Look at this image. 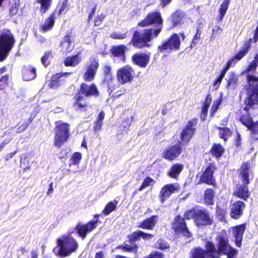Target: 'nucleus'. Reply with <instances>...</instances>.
<instances>
[{
  "label": "nucleus",
  "mask_w": 258,
  "mask_h": 258,
  "mask_svg": "<svg viewBox=\"0 0 258 258\" xmlns=\"http://www.w3.org/2000/svg\"><path fill=\"white\" fill-rule=\"evenodd\" d=\"M183 168V165L181 164H174L167 171V175L172 178L177 179Z\"/></svg>",
  "instance_id": "nucleus-34"
},
{
  "label": "nucleus",
  "mask_w": 258,
  "mask_h": 258,
  "mask_svg": "<svg viewBox=\"0 0 258 258\" xmlns=\"http://www.w3.org/2000/svg\"><path fill=\"white\" fill-rule=\"evenodd\" d=\"M181 45V41L178 34L173 33L166 40L162 41L158 45L157 50L159 52L170 53L173 51L179 50Z\"/></svg>",
  "instance_id": "nucleus-12"
},
{
  "label": "nucleus",
  "mask_w": 258,
  "mask_h": 258,
  "mask_svg": "<svg viewBox=\"0 0 258 258\" xmlns=\"http://www.w3.org/2000/svg\"><path fill=\"white\" fill-rule=\"evenodd\" d=\"M252 42V38H249L245 41L243 43L242 49L239 50L234 56L231 58L234 61V64L243 58L248 52L251 48V44Z\"/></svg>",
  "instance_id": "nucleus-24"
},
{
  "label": "nucleus",
  "mask_w": 258,
  "mask_h": 258,
  "mask_svg": "<svg viewBox=\"0 0 258 258\" xmlns=\"http://www.w3.org/2000/svg\"><path fill=\"white\" fill-rule=\"evenodd\" d=\"M82 158V155L79 152H75L70 159V166L78 165Z\"/></svg>",
  "instance_id": "nucleus-48"
},
{
  "label": "nucleus",
  "mask_w": 258,
  "mask_h": 258,
  "mask_svg": "<svg viewBox=\"0 0 258 258\" xmlns=\"http://www.w3.org/2000/svg\"><path fill=\"white\" fill-rule=\"evenodd\" d=\"M224 152L225 149L220 143L213 144L210 151L211 155L217 158L221 157Z\"/></svg>",
  "instance_id": "nucleus-37"
},
{
  "label": "nucleus",
  "mask_w": 258,
  "mask_h": 258,
  "mask_svg": "<svg viewBox=\"0 0 258 258\" xmlns=\"http://www.w3.org/2000/svg\"><path fill=\"white\" fill-rule=\"evenodd\" d=\"M99 96L100 91L96 84L82 82L73 97L72 105L75 111L79 113L88 114L92 107L88 98H97Z\"/></svg>",
  "instance_id": "nucleus-2"
},
{
  "label": "nucleus",
  "mask_w": 258,
  "mask_h": 258,
  "mask_svg": "<svg viewBox=\"0 0 258 258\" xmlns=\"http://www.w3.org/2000/svg\"><path fill=\"white\" fill-rule=\"evenodd\" d=\"M135 75V70L128 65L121 67L116 72L117 81L121 85L132 83L134 80Z\"/></svg>",
  "instance_id": "nucleus-15"
},
{
  "label": "nucleus",
  "mask_w": 258,
  "mask_h": 258,
  "mask_svg": "<svg viewBox=\"0 0 258 258\" xmlns=\"http://www.w3.org/2000/svg\"><path fill=\"white\" fill-rule=\"evenodd\" d=\"M99 67L98 59L93 58L90 60L85 67V72L83 74V79L86 82H91L95 78Z\"/></svg>",
  "instance_id": "nucleus-16"
},
{
  "label": "nucleus",
  "mask_w": 258,
  "mask_h": 258,
  "mask_svg": "<svg viewBox=\"0 0 258 258\" xmlns=\"http://www.w3.org/2000/svg\"><path fill=\"white\" fill-rule=\"evenodd\" d=\"M70 125L67 122L60 123L54 127L55 135L54 137L53 145L54 146L60 148L70 137Z\"/></svg>",
  "instance_id": "nucleus-11"
},
{
  "label": "nucleus",
  "mask_w": 258,
  "mask_h": 258,
  "mask_svg": "<svg viewBox=\"0 0 258 258\" xmlns=\"http://www.w3.org/2000/svg\"><path fill=\"white\" fill-rule=\"evenodd\" d=\"M221 98L217 99L214 102V103L212 106L211 109V111H210L211 116H213V115H214L215 113L216 112V111L218 109L219 105L221 104Z\"/></svg>",
  "instance_id": "nucleus-57"
},
{
  "label": "nucleus",
  "mask_w": 258,
  "mask_h": 258,
  "mask_svg": "<svg viewBox=\"0 0 258 258\" xmlns=\"http://www.w3.org/2000/svg\"><path fill=\"white\" fill-rule=\"evenodd\" d=\"M103 124V122L96 120L95 122V125L94 126L93 129L95 132H98L101 130L102 126Z\"/></svg>",
  "instance_id": "nucleus-63"
},
{
  "label": "nucleus",
  "mask_w": 258,
  "mask_h": 258,
  "mask_svg": "<svg viewBox=\"0 0 258 258\" xmlns=\"http://www.w3.org/2000/svg\"><path fill=\"white\" fill-rule=\"evenodd\" d=\"M241 135L238 133L234 139L235 145L237 148L240 147L241 145Z\"/></svg>",
  "instance_id": "nucleus-64"
},
{
  "label": "nucleus",
  "mask_w": 258,
  "mask_h": 258,
  "mask_svg": "<svg viewBox=\"0 0 258 258\" xmlns=\"http://www.w3.org/2000/svg\"><path fill=\"white\" fill-rule=\"evenodd\" d=\"M57 10H54L49 16L45 20L44 24L41 26V30L43 32L50 30L54 26Z\"/></svg>",
  "instance_id": "nucleus-33"
},
{
  "label": "nucleus",
  "mask_w": 258,
  "mask_h": 258,
  "mask_svg": "<svg viewBox=\"0 0 258 258\" xmlns=\"http://www.w3.org/2000/svg\"><path fill=\"white\" fill-rule=\"evenodd\" d=\"M52 56V53L51 51H48L44 52L43 56L41 58L42 64L45 67H47L50 62L48 60L49 57Z\"/></svg>",
  "instance_id": "nucleus-56"
},
{
  "label": "nucleus",
  "mask_w": 258,
  "mask_h": 258,
  "mask_svg": "<svg viewBox=\"0 0 258 258\" xmlns=\"http://www.w3.org/2000/svg\"><path fill=\"white\" fill-rule=\"evenodd\" d=\"M183 216L187 220L192 219L195 225L198 228L211 226L214 223L213 216L205 208L196 209L192 208L185 211Z\"/></svg>",
  "instance_id": "nucleus-4"
},
{
  "label": "nucleus",
  "mask_w": 258,
  "mask_h": 258,
  "mask_svg": "<svg viewBox=\"0 0 258 258\" xmlns=\"http://www.w3.org/2000/svg\"><path fill=\"white\" fill-rule=\"evenodd\" d=\"M110 36L113 39H123L126 37V34H119L116 32H113L110 34Z\"/></svg>",
  "instance_id": "nucleus-60"
},
{
  "label": "nucleus",
  "mask_w": 258,
  "mask_h": 258,
  "mask_svg": "<svg viewBox=\"0 0 258 258\" xmlns=\"http://www.w3.org/2000/svg\"><path fill=\"white\" fill-rule=\"evenodd\" d=\"M215 209L217 217L220 221H223L225 218L226 210L219 206H217Z\"/></svg>",
  "instance_id": "nucleus-52"
},
{
  "label": "nucleus",
  "mask_w": 258,
  "mask_h": 258,
  "mask_svg": "<svg viewBox=\"0 0 258 258\" xmlns=\"http://www.w3.org/2000/svg\"><path fill=\"white\" fill-rule=\"evenodd\" d=\"M33 119L30 117L27 119H25L24 121L19 125L17 128V133H21L27 128L29 125L31 123Z\"/></svg>",
  "instance_id": "nucleus-54"
},
{
  "label": "nucleus",
  "mask_w": 258,
  "mask_h": 258,
  "mask_svg": "<svg viewBox=\"0 0 258 258\" xmlns=\"http://www.w3.org/2000/svg\"><path fill=\"white\" fill-rule=\"evenodd\" d=\"M99 222V215L96 214L94 216V219L90 220L86 224L78 223L75 230L77 234L84 239L87 235L94 230L97 227V224Z\"/></svg>",
  "instance_id": "nucleus-14"
},
{
  "label": "nucleus",
  "mask_w": 258,
  "mask_h": 258,
  "mask_svg": "<svg viewBox=\"0 0 258 258\" xmlns=\"http://www.w3.org/2000/svg\"><path fill=\"white\" fill-rule=\"evenodd\" d=\"M204 249L200 246L194 247L190 252L189 258H206Z\"/></svg>",
  "instance_id": "nucleus-41"
},
{
  "label": "nucleus",
  "mask_w": 258,
  "mask_h": 258,
  "mask_svg": "<svg viewBox=\"0 0 258 258\" xmlns=\"http://www.w3.org/2000/svg\"><path fill=\"white\" fill-rule=\"evenodd\" d=\"M250 165L248 162H243L237 172L238 177L242 182L235 189L233 195L236 198L246 201L250 196L248 185L250 183L249 173Z\"/></svg>",
  "instance_id": "nucleus-3"
},
{
  "label": "nucleus",
  "mask_w": 258,
  "mask_h": 258,
  "mask_svg": "<svg viewBox=\"0 0 258 258\" xmlns=\"http://www.w3.org/2000/svg\"><path fill=\"white\" fill-rule=\"evenodd\" d=\"M36 2L40 5L39 12L41 15L46 13L52 4V0H36Z\"/></svg>",
  "instance_id": "nucleus-38"
},
{
  "label": "nucleus",
  "mask_w": 258,
  "mask_h": 258,
  "mask_svg": "<svg viewBox=\"0 0 258 258\" xmlns=\"http://www.w3.org/2000/svg\"><path fill=\"white\" fill-rule=\"evenodd\" d=\"M198 123V118H193L189 120L183 127L180 133V138L183 144H188L194 136L197 131Z\"/></svg>",
  "instance_id": "nucleus-13"
},
{
  "label": "nucleus",
  "mask_w": 258,
  "mask_h": 258,
  "mask_svg": "<svg viewBox=\"0 0 258 258\" xmlns=\"http://www.w3.org/2000/svg\"><path fill=\"white\" fill-rule=\"evenodd\" d=\"M154 235L149 233H146L143 231L138 230L132 232L127 236L128 242L130 244L123 243L122 244L116 246L117 249H121L123 252H134L136 253L139 249V246L137 242L140 241L142 238L144 240H151Z\"/></svg>",
  "instance_id": "nucleus-5"
},
{
  "label": "nucleus",
  "mask_w": 258,
  "mask_h": 258,
  "mask_svg": "<svg viewBox=\"0 0 258 258\" xmlns=\"http://www.w3.org/2000/svg\"><path fill=\"white\" fill-rule=\"evenodd\" d=\"M133 120V116H131L130 117H125L120 123V127H122L125 131L128 130Z\"/></svg>",
  "instance_id": "nucleus-50"
},
{
  "label": "nucleus",
  "mask_w": 258,
  "mask_h": 258,
  "mask_svg": "<svg viewBox=\"0 0 258 258\" xmlns=\"http://www.w3.org/2000/svg\"><path fill=\"white\" fill-rule=\"evenodd\" d=\"M182 152L180 143L169 146L163 152L162 157L168 161H173L177 158Z\"/></svg>",
  "instance_id": "nucleus-18"
},
{
  "label": "nucleus",
  "mask_w": 258,
  "mask_h": 258,
  "mask_svg": "<svg viewBox=\"0 0 258 258\" xmlns=\"http://www.w3.org/2000/svg\"><path fill=\"white\" fill-rule=\"evenodd\" d=\"M147 258H164L162 253L158 251H153L150 253Z\"/></svg>",
  "instance_id": "nucleus-62"
},
{
  "label": "nucleus",
  "mask_w": 258,
  "mask_h": 258,
  "mask_svg": "<svg viewBox=\"0 0 258 258\" xmlns=\"http://www.w3.org/2000/svg\"><path fill=\"white\" fill-rule=\"evenodd\" d=\"M117 204V201L115 200L113 202H108L102 211V214L106 216L109 215L116 209Z\"/></svg>",
  "instance_id": "nucleus-42"
},
{
  "label": "nucleus",
  "mask_w": 258,
  "mask_h": 258,
  "mask_svg": "<svg viewBox=\"0 0 258 258\" xmlns=\"http://www.w3.org/2000/svg\"><path fill=\"white\" fill-rule=\"evenodd\" d=\"M158 220V215L151 216L140 222L138 225V227L143 229L152 230L156 226Z\"/></svg>",
  "instance_id": "nucleus-27"
},
{
  "label": "nucleus",
  "mask_w": 258,
  "mask_h": 258,
  "mask_svg": "<svg viewBox=\"0 0 258 258\" xmlns=\"http://www.w3.org/2000/svg\"><path fill=\"white\" fill-rule=\"evenodd\" d=\"M246 228V223L237 225L232 228V234L234 238V243L238 247H240L242 245L243 236Z\"/></svg>",
  "instance_id": "nucleus-22"
},
{
  "label": "nucleus",
  "mask_w": 258,
  "mask_h": 258,
  "mask_svg": "<svg viewBox=\"0 0 258 258\" xmlns=\"http://www.w3.org/2000/svg\"><path fill=\"white\" fill-rule=\"evenodd\" d=\"M180 189V186L177 183L167 184L164 185L161 189L159 197L160 202L163 204L171 195L178 192Z\"/></svg>",
  "instance_id": "nucleus-19"
},
{
  "label": "nucleus",
  "mask_w": 258,
  "mask_h": 258,
  "mask_svg": "<svg viewBox=\"0 0 258 258\" xmlns=\"http://www.w3.org/2000/svg\"><path fill=\"white\" fill-rule=\"evenodd\" d=\"M204 251L207 257L220 258L219 253L215 243L212 241H207Z\"/></svg>",
  "instance_id": "nucleus-28"
},
{
  "label": "nucleus",
  "mask_w": 258,
  "mask_h": 258,
  "mask_svg": "<svg viewBox=\"0 0 258 258\" xmlns=\"http://www.w3.org/2000/svg\"><path fill=\"white\" fill-rule=\"evenodd\" d=\"M106 15L104 13H101L100 15H97L93 20L94 26L98 27L100 26L105 19Z\"/></svg>",
  "instance_id": "nucleus-55"
},
{
  "label": "nucleus",
  "mask_w": 258,
  "mask_h": 258,
  "mask_svg": "<svg viewBox=\"0 0 258 258\" xmlns=\"http://www.w3.org/2000/svg\"><path fill=\"white\" fill-rule=\"evenodd\" d=\"M186 220L185 216L176 215L171 223V228L176 235L188 239L192 237V233L187 226Z\"/></svg>",
  "instance_id": "nucleus-9"
},
{
  "label": "nucleus",
  "mask_w": 258,
  "mask_h": 258,
  "mask_svg": "<svg viewBox=\"0 0 258 258\" xmlns=\"http://www.w3.org/2000/svg\"><path fill=\"white\" fill-rule=\"evenodd\" d=\"M127 48L125 45L120 44L117 46H113L110 52L114 57H119L120 60L123 62H126L125 52Z\"/></svg>",
  "instance_id": "nucleus-26"
},
{
  "label": "nucleus",
  "mask_w": 258,
  "mask_h": 258,
  "mask_svg": "<svg viewBox=\"0 0 258 258\" xmlns=\"http://www.w3.org/2000/svg\"><path fill=\"white\" fill-rule=\"evenodd\" d=\"M155 183V180L150 176H147L143 180L141 185L138 189V190L141 191L145 188L150 185H153Z\"/></svg>",
  "instance_id": "nucleus-49"
},
{
  "label": "nucleus",
  "mask_w": 258,
  "mask_h": 258,
  "mask_svg": "<svg viewBox=\"0 0 258 258\" xmlns=\"http://www.w3.org/2000/svg\"><path fill=\"white\" fill-rule=\"evenodd\" d=\"M155 248L162 250H165L169 249L170 245L165 239L159 238L155 244Z\"/></svg>",
  "instance_id": "nucleus-45"
},
{
  "label": "nucleus",
  "mask_w": 258,
  "mask_h": 258,
  "mask_svg": "<svg viewBox=\"0 0 258 258\" xmlns=\"http://www.w3.org/2000/svg\"><path fill=\"white\" fill-rule=\"evenodd\" d=\"M230 3V0H223L222 3L220 5L218 10L219 15L218 17V20L219 21H223L227 11L228 10Z\"/></svg>",
  "instance_id": "nucleus-39"
},
{
  "label": "nucleus",
  "mask_w": 258,
  "mask_h": 258,
  "mask_svg": "<svg viewBox=\"0 0 258 258\" xmlns=\"http://www.w3.org/2000/svg\"><path fill=\"white\" fill-rule=\"evenodd\" d=\"M247 128L248 130L250 132V134L252 136L258 135V120L255 121H253L252 123H250V124L247 126ZM253 138H254L255 140H258V137L255 138L253 137Z\"/></svg>",
  "instance_id": "nucleus-47"
},
{
  "label": "nucleus",
  "mask_w": 258,
  "mask_h": 258,
  "mask_svg": "<svg viewBox=\"0 0 258 258\" xmlns=\"http://www.w3.org/2000/svg\"><path fill=\"white\" fill-rule=\"evenodd\" d=\"M215 191L211 188H206L204 192V203L206 206H213L214 204Z\"/></svg>",
  "instance_id": "nucleus-35"
},
{
  "label": "nucleus",
  "mask_w": 258,
  "mask_h": 258,
  "mask_svg": "<svg viewBox=\"0 0 258 258\" xmlns=\"http://www.w3.org/2000/svg\"><path fill=\"white\" fill-rule=\"evenodd\" d=\"M245 203L240 200H237L232 203L230 207L229 215L231 219L238 220L244 215L246 209Z\"/></svg>",
  "instance_id": "nucleus-17"
},
{
  "label": "nucleus",
  "mask_w": 258,
  "mask_h": 258,
  "mask_svg": "<svg viewBox=\"0 0 258 258\" xmlns=\"http://www.w3.org/2000/svg\"><path fill=\"white\" fill-rule=\"evenodd\" d=\"M65 82V80L61 78V74L56 73L51 77L48 86L50 89H57Z\"/></svg>",
  "instance_id": "nucleus-30"
},
{
  "label": "nucleus",
  "mask_w": 258,
  "mask_h": 258,
  "mask_svg": "<svg viewBox=\"0 0 258 258\" xmlns=\"http://www.w3.org/2000/svg\"><path fill=\"white\" fill-rule=\"evenodd\" d=\"M185 16V13L180 10H177L171 14L169 18L172 27H175L180 24Z\"/></svg>",
  "instance_id": "nucleus-29"
},
{
  "label": "nucleus",
  "mask_w": 258,
  "mask_h": 258,
  "mask_svg": "<svg viewBox=\"0 0 258 258\" xmlns=\"http://www.w3.org/2000/svg\"><path fill=\"white\" fill-rule=\"evenodd\" d=\"M234 61L232 59V58L230 57L226 62V64L225 65L224 67L222 69L221 72L224 75L226 73V72L228 71V70L229 69L231 66H234L235 64H233Z\"/></svg>",
  "instance_id": "nucleus-58"
},
{
  "label": "nucleus",
  "mask_w": 258,
  "mask_h": 258,
  "mask_svg": "<svg viewBox=\"0 0 258 258\" xmlns=\"http://www.w3.org/2000/svg\"><path fill=\"white\" fill-rule=\"evenodd\" d=\"M15 44L14 36L10 29L0 33V62L6 59Z\"/></svg>",
  "instance_id": "nucleus-7"
},
{
  "label": "nucleus",
  "mask_w": 258,
  "mask_h": 258,
  "mask_svg": "<svg viewBox=\"0 0 258 258\" xmlns=\"http://www.w3.org/2000/svg\"><path fill=\"white\" fill-rule=\"evenodd\" d=\"M58 250L55 255L59 257H66L75 252L78 247L77 241L70 235H63L56 240Z\"/></svg>",
  "instance_id": "nucleus-6"
},
{
  "label": "nucleus",
  "mask_w": 258,
  "mask_h": 258,
  "mask_svg": "<svg viewBox=\"0 0 258 258\" xmlns=\"http://www.w3.org/2000/svg\"><path fill=\"white\" fill-rule=\"evenodd\" d=\"M217 129L220 131L219 133L220 138L225 142L227 141L228 137L232 134V132L229 127L218 126Z\"/></svg>",
  "instance_id": "nucleus-40"
},
{
  "label": "nucleus",
  "mask_w": 258,
  "mask_h": 258,
  "mask_svg": "<svg viewBox=\"0 0 258 258\" xmlns=\"http://www.w3.org/2000/svg\"><path fill=\"white\" fill-rule=\"evenodd\" d=\"M201 32L199 29L197 30L196 33L195 34L194 38L190 43V47L192 48L193 45H195L197 43L199 42L201 38Z\"/></svg>",
  "instance_id": "nucleus-59"
},
{
  "label": "nucleus",
  "mask_w": 258,
  "mask_h": 258,
  "mask_svg": "<svg viewBox=\"0 0 258 258\" xmlns=\"http://www.w3.org/2000/svg\"><path fill=\"white\" fill-rule=\"evenodd\" d=\"M247 98V95L244 100V106L243 107V110L246 112V114H242L240 116L239 120V121L245 126L247 127L250 123H252L253 121L252 117L250 115V113L249 111L250 109H254L255 108V106L256 105H252L251 106H248V104H247V102H246V100Z\"/></svg>",
  "instance_id": "nucleus-23"
},
{
  "label": "nucleus",
  "mask_w": 258,
  "mask_h": 258,
  "mask_svg": "<svg viewBox=\"0 0 258 258\" xmlns=\"http://www.w3.org/2000/svg\"><path fill=\"white\" fill-rule=\"evenodd\" d=\"M216 239L218 241L217 249L220 256L222 255H224V253L226 252L231 246V245L229 244L228 239L223 236H219L218 237H216Z\"/></svg>",
  "instance_id": "nucleus-31"
},
{
  "label": "nucleus",
  "mask_w": 258,
  "mask_h": 258,
  "mask_svg": "<svg viewBox=\"0 0 258 258\" xmlns=\"http://www.w3.org/2000/svg\"><path fill=\"white\" fill-rule=\"evenodd\" d=\"M20 6V0H12V3L9 10L11 16L16 15L19 11Z\"/></svg>",
  "instance_id": "nucleus-44"
},
{
  "label": "nucleus",
  "mask_w": 258,
  "mask_h": 258,
  "mask_svg": "<svg viewBox=\"0 0 258 258\" xmlns=\"http://www.w3.org/2000/svg\"><path fill=\"white\" fill-rule=\"evenodd\" d=\"M222 31L223 29L219 26H216L213 30L211 38L215 39L217 35L222 33Z\"/></svg>",
  "instance_id": "nucleus-61"
},
{
  "label": "nucleus",
  "mask_w": 258,
  "mask_h": 258,
  "mask_svg": "<svg viewBox=\"0 0 258 258\" xmlns=\"http://www.w3.org/2000/svg\"><path fill=\"white\" fill-rule=\"evenodd\" d=\"M238 254V250L231 246L228 248L225 253H224V255H226L227 258H236Z\"/></svg>",
  "instance_id": "nucleus-51"
},
{
  "label": "nucleus",
  "mask_w": 258,
  "mask_h": 258,
  "mask_svg": "<svg viewBox=\"0 0 258 258\" xmlns=\"http://www.w3.org/2000/svg\"><path fill=\"white\" fill-rule=\"evenodd\" d=\"M73 35L71 32H67L59 43V52L62 55H66L71 53L73 47L71 46Z\"/></svg>",
  "instance_id": "nucleus-21"
},
{
  "label": "nucleus",
  "mask_w": 258,
  "mask_h": 258,
  "mask_svg": "<svg viewBox=\"0 0 258 258\" xmlns=\"http://www.w3.org/2000/svg\"><path fill=\"white\" fill-rule=\"evenodd\" d=\"M217 169L216 165L214 162L209 163L205 169H203L202 171L199 179L196 184L199 185L205 184L215 187L216 181L214 172Z\"/></svg>",
  "instance_id": "nucleus-10"
},
{
  "label": "nucleus",
  "mask_w": 258,
  "mask_h": 258,
  "mask_svg": "<svg viewBox=\"0 0 258 258\" xmlns=\"http://www.w3.org/2000/svg\"><path fill=\"white\" fill-rule=\"evenodd\" d=\"M212 102V97L210 93L208 94L205 99L200 117L202 121H204L208 115V109Z\"/></svg>",
  "instance_id": "nucleus-36"
},
{
  "label": "nucleus",
  "mask_w": 258,
  "mask_h": 258,
  "mask_svg": "<svg viewBox=\"0 0 258 258\" xmlns=\"http://www.w3.org/2000/svg\"><path fill=\"white\" fill-rule=\"evenodd\" d=\"M69 7V1L68 0H62V2L59 3L55 9L57 10V13L56 15L57 17L60 16L64 11H67Z\"/></svg>",
  "instance_id": "nucleus-43"
},
{
  "label": "nucleus",
  "mask_w": 258,
  "mask_h": 258,
  "mask_svg": "<svg viewBox=\"0 0 258 258\" xmlns=\"http://www.w3.org/2000/svg\"><path fill=\"white\" fill-rule=\"evenodd\" d=\"M21 72L23 81H30L36 78V69L32 65L24 66L22 68Z\"/></svg>",
  "instance_id": "nucleus-25"
},
{
  "label": "nucleus",
  "mask_w": 258,
  "mask_h": 258,
  "mask_svg": "<svg viewBox=\"0 0 258 258\" xmlns=\"http://www.w3.org/2000/svg\"><path fill=\"white\" fill-rule=\"evenodd\" d=\"M163 20L159 12L149 13L143 20L138 22V26L146 27L155 25L156 28L145 29L143 32L135 31L129 44H132L134 47L139 49L150 47L149 42L159 36L163 28Z\"/></svg>",
  "instance_id": "nucleus-1"
},
{
  "label": "nucleus",
  "mask_w": 258,
  "mask_h": 258,
  "mask_svg": "<svg viewBox=\"0 0 258 258\" xmlns=\"http://www.w3.org/2000/svg\"><path fill=\"white\" fill-rule=\"evenodd\" d=\"M81 52H78L77 54L68 56L65 58L63 61L66 67H75L82 61V57L80 56Z\"/></svg>",
  "instance_id": "nucleus-32"
},
{
  "label": "nucleus",
  "mask_w": 258,
  "mask_h": 258,
  "mask_svg": "<svg viewBox=\"0 0 258 258\" xmlns=\"http://www.w3.org/2000/svg\"><path fill=\"white\" fill-rule=\"evenodd\" d=\"M247 83V95L248 106L256 105L258 108V77L253 75L246 76Z\"/></svg>",
  "instance_id": "nucleus-8"
},
{
  "label": "nucleus",
  "mask_w": 258,
  "mask_h": 258,
  "mask_svg": "<svg viewBox=\"0 0 258 258\" xmlns=\"http://www.w3.org/2000/svg\"><path fill=\"white\" fill-rule=\"evenodd\" d=\"M258 67V53L255 54L253 60L250 62L245 70L246 72H255Z\"/></svg>",
  "instance_id": "nucleus-46"
},
{
  "label": "nucleus",
  "mask_w": 258,
  "mask_h": 258,
  "mask_svg": "<svg viewBox=\"0 0 258 258\" xmlns=\"http://www.w3.org/2000/svg\"><path fill=\"white\" fill-rule=\"evenodd\" d=\"M10 75L6 74L0 79V91L4 90L9 85Z\"/></svg>",
  "instance_id": "nucleus-53"
},
{
  "label": "nucleus",
  "mask_w": 258,
  "mask_h": 258,
  "mask_svg": "<svg viewBox=\"0 0 258 258\" xmlns=\"http://www.w3.org/2000/svg\"><path fill=\"white\" fill-rule=\"evenodd\" d=\"M151 55L150 52H136L132 55L131 61L133 64L145 68L149 63Z\"/></svg>",
  "instance_id": "nucleus-20"
}]
</instances>
